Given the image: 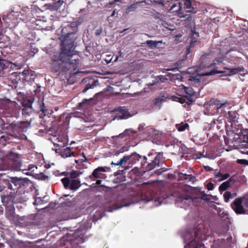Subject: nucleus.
<instances>
[{
    "mask_svg": "<svg viewBox=\"0 0 248 248\" xmlns=\"http://www.w3.org/2000/svg\"><path fill=\"white\" fill-rule=\"evenodd\" d=\"M77 22H74L62 29V36L60 38L62 51L54 53L51 57L50 64L54 72L61 73L73 69V74H78V61L76 59H72L73 56L76 54L74 49L76 46L75 40L77 38Z\"/></svg>",
    "mask_w": 248,
    "mask_h": 248,
    "instance_id": "obj_1",
    "label": "nucleus"
},
{
    "mask_svg": "<svg viewBox=\"0 0 248 248\" xmlns=\"http://www.w3.org/2000/svg\"><path fill=\"white\" fill-rule=\"evenodd\" d=\"M3 181L7 187L13 191L9 195L5 196L3 200L10 201L12 204L25 202V194L31 191L33 188V184L27 178L10 177Z\"/></svg>",
    "mask_w": 248,
    "mask_h": 248,
    "instance_id": "obj_2",
    "label": "nucleus"
},
{
    "mask_svg": "<svg viewBox=\"0 0 248 248\" xmlns=\"http://www.w3.org/2000/svg\"><path fill=\"white\" fill-rule=\"evenodd\" d=\"M210 59L211 55L210 54H206L202 56L201 59L202 62L199 67L201 71V73L199 74L200 75L202 76H210L222 73L221 71L216 70V65L221 63L222 62L221 59L217 58L213 61H211Z\"/></svg>",
    "mask_w": 248,
    "mask_h": 248,
    "instance_id": "obj_3",
    "label": "nucleus"
},
{
    "mask_svg": "<svg viewBox=\"0 0 248 248\" xmlns=\"http://www.w3.org/2000/svg\"><path fill=\"white\" fill-rule=\"evenodd\" d=\"M165 162L164 153L161 152L149 153L147 156H143L141 162L142 168H145L146 171H150L156 167H159Z\"/></svg>",
    "mask_w": 248,
    "mask_h": 248,
    "instance_id": "obj_4",
    "label": "nucleus"
},
{
    "mask_svg": "<svg viewBox=\"0 0 248 248\" xmlns=\"http://www.w3.org/2000/svg\"><path fill=\"white\" fill-rule=\"evenodd\" d=\"M12 130L9 134L13 137L21 140H27V137L24 133L26 132L31 127V122L29 121H20L13 122L10 124Z\"/></svg>",
    "mask_w": 248,
    "mask_h": 248,
    "instance_id": "obj_5",
    "label": "nucleus"
},
{
    "mask_svg": "<svg viewBox=\"0 0 248 248\" xmlns=\"http://www.w3.org/2000/svg\"><path fill=\"white\" fill-rule=\"evenodd\" d=\"M69 177H65L61 180L65 189L72 190L78 189V180L75 179L78 177V171L72 170L69 173Z\"/></svg>",
    "mask_w": 248,
    "mask_h": 248,
    "instance_id": "obj_6",
    "label": "nucleus"
},
{
    "mask_svg": "<svg viewBox=\"0 0 248 248\" xmlns=\"http://www.w3.org/2000/svg\"><path fill=\"white\" fill-rule=\"evenodd\" d=\"M50 130L46 128L44 130H39V132H45L53 135L54 140L53 143L55 146H57L59 147H65L68 142L67 136L63 134L61 135L58 131H55L54 133H50Z\"/></svg>",
    "mask_w": 248,
    "mask_h": 248,
    "instance_id": "obj_7",
    "label": "nucleus"
},
{
    "mask_svg": "<svg viewBox=\"0 0 248 248\" xmlns=\"http://www.w3.org/2000/svg\"><path fill=\"white\" fill-rule=\"evenodd\" d=\"M143 159V157L137 154L136 152L132 153L130 155H126L123 158L120 159L117 163L111 162L110 164L111 165L119 166L122 165L123 163L127 162L129 161L130 163H136L137 161H140V159Z\"/></svg>",
    "mask_w": 248,
    "mask_h": 248,
    "instance_id": "obj_8",
    "label": "nucleus"
},
{
    "mask_svg": "<svg viewBox=\"0 0 248 248\" xmlns=\"http://www.w3.org/2000/svg\"><path fill=\"white\" fill-rule=\"evenodd\" d=\"M98 82L97 80H94L92 78L88 77L84 78L79 83V89L80 90H82V93H85L89 89L93 88L95 87Z\"/></svg>",
    "mask_w": 248,
    "mask_h": 248,
    "instance_id": "obj_9",
    "label": "nucleus"
},
{
    "mask_svg": "<svg viewBox=\"0 0 248 248\" xmlns=\"http://www.w3.org/2000/svg\"><path fill=\"white\" fill-rule=\"evenodd\" d=\"M35 72L30 69H25L22 72L18 73L20 79L28 82L31 81L35 77Z\"/></svg>",
    "mask_w": 248,
    "mask_h": 248,
    "instance_id": "obj_10",
    "label": "nucleus"
},
{
    "mask_svg": "<svg viewBox=\"0 0 248 248\" xmlns=\"http://www.w3.org/2000/svg\"><path fill=\"white\" fill-rule=\"evenodd\" d=\"M209 106H215L217 108V111L222 108H225L228 103L227 100H220L217 98H211L209 102Z\"/></svg>",
    "mask_w": 248,
    "mask_h": 248,
    "instance_id": "obj_11",
    "label": "nucleus"
},
{
    "mask_svg": "<svg viewBox=\"0 0 248 248\" xmlns=\"http://www.w3.org/2000/svg\"><path fill=\"white\" fill-rule=\"evenodd\" d=\"M242 201L240 198H236L231 204V206L237 214L245 213V211L242 205Z\"/></svg>",
    "mask_w": 248,
    "mask_h": 248,
    "instance_id": "obj_12",
    "label": "nucleus"
},
{
    "mask_svg": "<svg viewBox=\"0 0 248 248\" xmlns=\"http://www.w3.org/2000/svg\"><path fill=\"white\" fill-rule=\"evenodd\" d=\"M11 169L14 171H22L23 172L26 170L25 166L22 164L21 161L19 159L11 160L9 163Z\"/></svg>",
    "mask_w": 248,
    "mask_h": 248,
    "instance_id": "obj_13",
    "label": "nucleus"
},
{
    "mask_svg": "<svg viewBox=\"0 0 248 248\" xmlns=\"http://www.w3.org/2000/svg\"><path fill=\"white\" fill-rule=\"evenodd\" d=\"M201 227H200L196 231L194 232V238H192L191 240L190 241V245H191L193 241L196 243V241H202L203 239L202 237L206 235V231L205 229H203L202 230H200V229Z\"/></svg>",
    "mask_w": 248,
    "mask_h": 248,
    "instance_id": "obj_14",
    "label": "nucleus"
},
{
    "mask_svg": "<svg viewBox=\"0 0 248 248\" xmlns=\"http://www.w3.org/2000/svg\"><path fill=\"white\" fill-rule=\"evenodd\" d=\"M116 111L118 113L116 114L115 118L118 120L127 119L130 116V114L127 109L123 107L118 108Z\"/></svg>",
    "mask_w": 248,
    "mask_h": 248,
    "instance_id": "obj_15",
    "label": "nucleus"
},
{
    "mask_svg": "<svg viewBox=\"0 0 248 248\" xmlns=\"http://www.w3.org/2000/svg\"><path fill=\"white\" fill-rule=\"evenodd\" d=\"M106 170L105 168L103 167H98L97 168L95 169L92 173V177L94 178H102L103 176L104 175V174L103 172H105Z\"/></svg>",
    "mask_w": 248,
    "mask_h": 248,
    "instance_id": "obj_16",
    "label": "nucleus"
},
{
    "mask_svg": "<svg viewBox=\"0 0 248 248\" xmlns=\"http://www.w3.org/2000/svg\"><path fill=\"white\" fill-rule=\"evenodd\" d=\"M77 154L72 151L70 147H66L61 151V155L63 157H67L69 156H76Z\"/></svg>",
    "mask_w": 248,
    "mask_h": 248,
    "instance_id": "obj_17",
    "label": "nucleus"
},
{
    "mask_svg": "<svg viewBox=\"0 0 248 248\" xmlns=\"http://www.w3.org/2000/svg\"><path fill=\"white\" fill-rule=\"evenodd\" d=\"M184 5L185 8L191 9V10H189V12L195 14L198 11V9L193 7V3L190 0H185Z\"/></svg>",
    "mask_w": 248,
    "mask_h": 248,
    "instance_id": "obj_18",
    "label": "nucleus"
},
{
    "mask_svg": "<svg viewBox=\"0 0 248 248\" xmlns=\"http://www.w3.org/2000/svg\"><path fill=\"white\" fill-rule=\"evenodd\" d=\"M33 101L34 100L32 99H24L22 102L23 108H27V109L32 110V105Z\"/></svg>",
    "mask_w": 248,
    "mask_h": 248,
    "instance_id": "obj_19",
    "label": "nucleus"
},
{
    "mask_svg": "<svg viewBox=\"0 0 248 248\" xmlns=\"http://www.w3.org/2000/svg\"><path fill=\"white\" fill-rule=\"evenodd\" d=\"M63 1L61 0H57L55 2H53L49 4V8L52 10H57L62 4Z\"/></svg>",
    "mask_w": 248,
    "mask_h": 248,
    "instance_id": "obj_20",
    "label": "nucleus"
},
{
    "mask_svg": "<svg viewBox=\"0 0 248 248\" xmlns=\"http://www.w3.org/2000/svg\"><path fill=\"white\" fill-rule=\"evenodd\" d=\"M2 52L0 50V69H3L8 68L10 63L8 61L2 59Z\"/></svg>",
    "mask_w": 248,
    "mask_h": 248,
    "instance_id": "obj_21",
    "label": "nucleus"
},
{
    "mask_svg": "<svg viewBox=\"0 0 248 248\" xmlns=\"http://www.w3.org/2000/svg\"><path fill=\"white\" fill-rule=\"evenodd\" d=\"M166 100L165 96H161L160 97H156L155 98L154 100V105L160 108H161L162 103L164 102Z\"/></svg>",
    "mask_w": 248,
    "mask_h": 248,
    "instance_id": "obj_22",
    "label": "nucleus"
},
{
    "mask_svg": "<svg viewBox=\"0 0 248 248\" xmlns=\"http://www.w3.org/2000/svg\"><path fill=\"white\" fill-rule=\"evenodd\" d=\"M143 2L146 3V0L142 1L137 2L135 3L131 4L126 9V12L127 13H128L131 12L135 11L137 8L138 5L139 4L142 3Z\"/></svg>",
    "mask_w": 248,
    "mask_h": 248,
    "instance_id": "obj_23",
    "label": "nucleus"
},
{
    "mask_svg": "<svg viewBox=\"0 0 248 248\" xmlns=\"http://www.w3.org/2000/svg\"><path fill=\"white\" fill-rule=\"evenodd\" d=\"M162 41H153V40H147L146 42V44L148 46L151 48H159L158 45L161 44Z\"/></svg>",
    "mask_w": 248,
    "mask_h": 248,
    "instance_id": "obj_24",
    "label": "nucleus"
},
{
    "mask_svg": "<svg viewBox=\"0 0 248 248\" xmlns=\"http://www.w3.org/2000/svg\"><path fill=\"white\" fill-rule=\"evenodd\" d=\"M240 146L241 148V152L243 154L248 155V137L247 140H244Z\"/></svg>",
    "mask_w": 248,
    "mask_h": 248,
    "instance_id": "obj_25",
    "label": "nucleus"
},
{
    "mask_svg": "<svg viewBox=\"0 0 248 248\" xmlns=\"http://www.w3.org/2000/svg\"><path fill=\"white\" fill-rule=\"evenodd\" d=\"M93 97H91L88 99H84L81 102L78 103V109L83 107L85 105L89 106L92 105V102L93 101Z\"/></svg>",
    "mask_w": 248,
    "mask_h": 248,
    "instance_id": "obj_26",
    "label": "nucleus"
},
{
    "mask_svg": "<svg viewBox=\"0 0 248 248\" xmlns=\"http://www.w3.org/2000/svg\"><path fill=\"white\" fill-rule=\"evenodd\" d=\"M180 178L182 180H188L189 181L193 183L196 181V177L192 175L181 173Z\"/></svg>",
    "mask_w": 248,
    "mask_h": 248,
    "instance_id": "obj_27",
    "label": "nucleus"
},
{
    "mask_svg": "<svg viewBox=\"0 0 248 248\" xmlns=\"http://www.w3.org/2000/svg\"><path fill=\"white\" fill-rule=\"evenodd\" d=\"M189 126L187 123H182L180 124H176V128L179 131H183Z\"/></svg>",
    "mask_w": 248,
    "mask_h": 248,
    "instance_id": "obj_28",
    "label": "nucleus"
},
{
    "mask_svg": "<svg viewBox=\"0 0 248 248\" xmlns=\"http://www.w3.org/2000/svg\"><path fill=\"white\" fill-rule=\"evenodd\" d=\"M228 70H229L231 74L232 75L238 73L240 72L244 71V68H243V67H238L236 68H229L228 69Z\"/></svg>",
    "mask_w": 248,
    "mask_h": 248,
    "instance_id": "obj_29",
    "label": "nucleus"
},
{
    "mask_svg": "<svg viewBox=\"0 0 248 248\" xmlns=\"http://www.w3.org/2000/svg\"><path fill=\"white\" fill-rule=\"evenodd\" d=\"M40 110L42 112L41 115L46 116L49 113L48 110L46 108V107L45 106L44 103L42 101V104L40 106Z\"/></svg>",
    "mask_w": 248,
    "mask_h": 248,
    "instance_id": "obj_30",
    "label": "nucleus"
},
{
    "mask_svg": "<svg viewBox=\"0 0 248 248\" xmlns=\"http://www.w3.org/2000/svg\"><path fill=\"white\" fill-rule=\"evenodd\" d=\"M182 4L180 2H179L178 4H173L170 8V10L173 11L174 12H180L182 10Z\"/></svg>",
    "mask_w": 248,
    "mask_h": 248,
    "instance_id": "obj_31",
    "label": "nucleus"
},
{
    "mask_svg": "<svg viewBox=\"0 0 248 248\" xmlns=\"http://www.w3.org/2000/svg\"><path fill=\"white\" fill-rule=\"evenodd\" d=\"M230 186L229 182H224L219 186V190L220 192L225 191Z\"/></svg>",
    "mask_w": 248,
    "mask_h": 248,
    "instance_id": "obj_32",
    "label": "nucleus"
},
{
    "mask_svg": "<svg viewBox=\"0 0 248 248\" xmlns=\"http://www.w3.org/2000/svg\"><path fill=\"white\" fill-rule=\"evenodd\" d=\"M124 205H118L117 203L114 204L112 206H110L108 207V209H107V211L108 212H112L114 210L120 209L123 207Z\"/></svg>",
    "mask_w": 248,
    "mask_h": 248,
    "instance_id": "obj_33",
    "label": "nucleus"
},
{
    "mask_svg": "<svg viewBox=\"0 0 248 248\" xmlns=\"http://www.w3.org/2000/svg\"><path fill=\"white\" fill-rule=\"evenodd\" d=\"M15 209L14 207H10L8 210V209H6V216L7 217H13L14 216L15 213Z\"/></svg>",
    "mask_w": 248,
    "mask_h": 248,
    "instance_id": "obj_34",
    "label": "nucleus"
},
{
    "mask_svg": "<svg viewBox=\"0 0 248 248\" xmlns=\"http://www.w3.org/2000/svg\"><path fill=\"white\" fill-rule=\"evenodd\" d=\"M128 149H127V148L126 147H123L122 148H121V149H120L119 150L116 151L114 155H116V156H118L121 153H123L125 151H127Z\"/></svg>",
    "mask_w": 248,
    "mask_h": 248,
    "instance_id": "obj_35",
    "label": "nucleus"
},
{
    "mask_svg": "<svg viewBox=\"0 0 248 248\" xmlns=\"http://www.w3.org/2000/svg\"><path fill=\"white\" fill-rule=\"evenodd\" d=\"M216 124V120L215 119H213L210 123L207 124L208 125L207 126H206V129L208 130H210L213 127L215 126V125Z\"/></svg>",
    "mask_w": 248,
    "mask_h": 248,
    "instance_id": "obj_36",
    "label": "nucleus"
},
{
    "mask_svg": "<svg viewBox=\"0 0 248 248\" xmlns=\"http://www.w3.org/2000/svg\"><path fill=\"white\" fill-rule=\"evenodd\" d=\"M232 197V194L230 192L227 191L225 192L224 194V201L225 202H228L229 200V199Z\"/></svg>",
    "mask_w": 248,
    "mask_h": 248,
    "instance_id": "obj_37",
    "label": "nucleus"
},
{
    "mask_svg": "<svg viewBox=\"0 0 248 248\" xmlns=\"http://www.w3.org/2000/svg\"><path fill=\"white\" fill-rule=\"evenodd\" d=\"M228 115L231 120L233 121L236 117V113L234 111H229Z\"/></svg>",
    "mask_w": 248,
    "mask_h": 248,
    "instance_id": "obj_38",
    "label": "nucleus"
},
{
    "mask_svg": "<svg viewBox=\"0 0 248 248\" xmlns=\"http://www.w3.org/2000/svg\"><path fill=\"white\" fill-rule=\"evenodd\" d=\"M77 196H76L75 197V198H73V200H70L68 202L69 205L70 206H75L76 204V203H77Z\"/></svg>",
    "mask_w": 248,
    "mask_h": 248,
    "instance_id": "obj_39",
    "label": "nucleus"
},
{
    "mask_svg": "<svg viewBox=\"0 0 248 248\" xmlns=\"http://www.w3.org/2000/svg\"><path fill=\"white\" fill-rule=\"evenodd\" d=\"M185 91L189 95H192L193 94V89L191 87H185Z\"/></svg>",
    "mask_w": 248,
    "mask_h": 248,
    "instance_id": "obj_40",
    "label": "nucleus"
},
{
    "mask_svg": "<svg viewBox=\"0 0 248 248\" xmlns=\"http://www.w3.org/2000/svg\"><path fill=\"white\" fill-rule=\"evenodd\" d=\"M32 111V110H30V109H27V108H22V114L23 115L29 116Z\"/></svg>",
    "mask_w": 248,
    "mask_h": 248,
    "instance_id": "obj_41",
    "label": "nucleus"
},
{
    "mask_svg": "<svg viewBox=\"0 0 248 248\" xmlns=\"http://www.w3.org/2000/svg\"><path fill=\"white\" fill-rule=\"evenodd\" d=\"M237 163L244 165H248V160L246 159H237Z\"/></svg>",
    "mask_w": 248,
    "mask_h": 248,
    "instance_id": "obj_42",
    "label": "nucleus"
},
{
    "mask_svg": "<svg viewBox=\"0 0 248 248\" xmlns=\"http://www.w3.org/2000/svg\"><path fill=\"white\" fill-rule=\"evenodd\" d=\"M79 156L82 157V158H80L78 159V161L80 160V162L82 163V162H84L85 160H87V158L83 153H82V154H81L80 155H78V157H79ZM79 162V161H78V162Z\"/></svg>",
    "mask_w": 248,
    "mask_h": 248,
    "instance_id": "obj_43",
    "label": "nucleus"
},
{
    "mask_svg": "<svg viewBox=\"0 0 248 248\" xmlns=\"http://www.w3.org/2000/svg\"><path fill=\"white\" fill-rule=\"evenodd\" d=\"M157 82H163L166 79V78L163 76H160L157 77L156 78Z\"/></svg>",
    "mask_w": 248,
    "mask_h": 248,
    "instance_id": "obj_44",
    "label": "nucleus"
},
{
    "mask_svg": "<svg viewBox=\"0 0 248 248\" xmlns=\"http://www.w3.org/2000/svg\"><path fill=\"white\" fill-rule=\"evenodd\" d=\"M34 169H37V167L33 165H30L28 169H26V170H31V172H34Z\"/></svg>",
    "mask_w": 248,
    "mask_h": 248,
    "instance_id": "obj_45",
    "label": "nucleus"
},
{
    "mask_svg": "<svg viewBox=\"0 0 248 248\" xmlns=\"http://www.w3.org/2000/svg\"><path fill=\"white\" fill-rule=\"evenodd\" d=\"M230 177V174L229 173H225L224 174H222V175L221 176V178L220 179V181H223L228 179Z\"/></svg>",
    "mask_w": 248,
    "mask_h": 248,
    "instance_id": "obj_46",
    "label": "nucleus"
},
{
    "mask_svg": "<svg viewBox=\"0 0 248 248\" xmlns=\"http://www.w3.org/2000/svg\"><path fill=\"white\" fill-rule=\"evenodd\" d=\"M206 187L208 190H212L214 189V185L211 182H210L207 184Z\"/></svg>",
    "mask_w": 248,
    "mask_h": 248,
    "instance_id": "obj_47",
    "label": "nucleus"
},
{
    "mask_svg": "<svg viewBox=\"0 0 248 248\" xmlns=\"http://www.w3.org/2000/svg\"><path fill=\"white\" fill-rule=\"evenodd\" d=\"M188 246H189L188 245L185 246V248H188ZM202 246H203V244L198 242L196 244L195 246L193 248H199Z\"/></svg>",
    "mask_w": 248,
    "mask_h": 248,
    "instance_id": "obj_48",
    "label": "nucleus"
},
{
    "mask_svg": "<svg viewBox=\"0 0 248 248\" xmlns=\"http://www.w3.org/2000/svg\"><path fill=\"white\" fill-rule=\"evenodd\" d=\"M214 175L215 176V177L219 178L222 175V173H221L219 171H218V170H217L215 171Z\"/></svg>",
    "mask_w": 248,
    "mask_h": 248,
    "instance_id": "obj_49",
    "label": "nucleus"
},
{
    "mask_svg": "<svg viewBox=\"0 0 248 248\" xmlns=\"http://www.w3.org/2000/svg\"><path fill=\"white\" fill-rule=\"evenodd\" d=\"M235 179L233 176H232L229 180H228L226 182H229V184L231 186V185H232L235 182Z\"/></svg>",
    "mask_w": 248,
    "mask_h": 248,
    "instance_id": "obj_50",
    "label": "nucleus"
},
{
    "mask_svg": "<svg viewBox=\"0 0 248 248\" xmlns=\"http://www.w3.org/2000/svg\"><path fill=\"white\" fill-rule=\"evenodd\" d=\"M102 32V29L101 28H100L95 30V34L96 36H99L101 34Z\"/></svg>",
    "mask_w": 248,
    "mask_h": 248,
    "instance_id": "obj_51",
    "label": "nucleus"
},
{
    "mask_svg": "<svg viewBox=\"0 0 248 248\" xmlns=\"http://www.w3.org/2000/svg\"><path fill=\"white\" fill-rule=\"evenodd\" d=\"M204 169H205V170L207 171H211L213 170V169L208 166H205Z\"/></svg>",
    "mask_w": 248,
    "mask_h": 248,
    "instance_id": "obj_52",
    "label": "nucleus"
},
{
    "mask_svg": "<svg viewBox=\"0 0 248 248\" xmlns=\"http://www.w3.org/2000/svg\"><path fill=\"white\" fill-rule=\"evenodd\" d=\"M155 173L158 175H160L162 173V172L161 171V170H160L159 169V170L155 171Z\"/></svg>",
    "mask_w": 248,
    "mask_h": 248,
    "instance_id": "obj_53",
    "label": "nucleus"
},
{
    "mask_svg": "<svg viewBox=\"0 0 248 248\" xmlns=\"http://www.w3.org/2000/svg\"><path fill=\"white\" fill-rule=\"evenodd\" d=\"M192 3H193V7L195 8H196L197 9H198L196 6H197V5H199V3L196 2L195 1H193L192 2Z\"/></svg>",
    "mask_w": 248,
    "mask_h": 248,
    "instance_id": "obj_54",
    "label": "nucleus"
},
{
    "mask_svg": "<svg viewBox=\"0 0 248 248\" xmlns=\"http://www.w3.org/2000/svg\"><path fill=\"white\" fill-rule=\"evenodd\" d=\"M245 206L248 208V198L246 199V201L244 203Z\"/></svg>",
    "mask_w": 248,
    "mask_h": 248,
    "instance_id": "obj_55",
    "label": "nucleus"
},
{
    "mask_svg": "<svg viewBox=\"0 0 248 248\" xmlns=\"http://www.w3.org/2000/svg\"><path fill=\"white\" fill-rule=\"evenodd\" d=\"M69 172L64 171V172H63L62 173V175L67 176L69 175Z\"/></svg>",
    "mask_w": 248,
    "mask_h": 248,
    "instance_id": "obj_56",
    "label": "nucleus"
},
{
    "mask_svg": "<svg viewBox=\"0 0 248 248\" xmlns=\"http://www.w3.org/2000/svg\"><path fill=\"white\" fill-rule=\"evenodd\" d=\"M121 0H114L113 1H112L111 2H110L109 3V4L110 5H113L114 4L115 2H118V1H120Z\"/></svg>",
    "mask_w": 248,
    "mask_h": 248,
    "instance_id": "obj_57",
    "label": "nucleus"
},
{
    "mask_svg": "<svg viewBox=\"0 0 248 248\" xmlns=\"http://www.w3.org/2000/svg\"><path fill=\"white\" fill-rule=\"evenodd\" d=\"M125 135H126V132H124L123 133L120 134L119 135V137H120V138H123Z\"/></svg>",
    "mask_w": 248,
    "mask_h": 248,
    "instance_id": "obj_58",
    "label": "nucleus"
},
{
    "mask_svg": "<svg viewBox=\"0 0 248 248\" xmlns=\"http://www.w3.org/2000/svg\"><path fill=\"white\" fill-rule=\"evenodd\" d=\"M138 128L139 130L143 129H144V125L143 124H140Z\"/></svg>",
    "mask_w": 248,
    "mask_h": 248,
    "instance_id": "obj_59",
    "label": "nucleus"
},
{
    "mask_svg": "<svg viewBox=\"0 0 248 248\" xmlns=\"http://www.w3.org/2000/svg\"><path fill=\"white\" fill-rule=\"evenodd\" d=\"M160 170H161V171L163 172L164 171H167L168 170V169L166 168H160Z\"/></svg>",
    "mask_w": 248,
    "mask_h": 248,
    "instance_id": "obj_60",
    "label": "nucleus"
},
{
    "mask_svg": "<svg viewBox=\"0 0 248 248\" xmlns=\"http://www.w3.org/2000/svg\"><path fill=\"white\" fill-rule=\"evenodd\" d=\"M8 17L7 16H4L2 18V20H3V21H5V22H7V20L8 19Z\"/></svg>",
    "mask_w": 248,
    "mask_h": 248,
    "instance_id": "obj_61",
    "label": "nucleus"
},
{
    "mask_svg": "<svg viewBox=\"0 0 248 248\" xmlns=\"http://www.w3.org/2000/svg\"><path fill=\"white\" fill-rule=\"evenodd\" d=\"M101 182H102L101 180H98L96 181V184L97 185H99L101 184Z\"/></svg>",
    "mask_w": 248,
    "mask_h": 248,
    "instance_id": "obj_62",
    "label": "nucleus"
},
{
    "mask_svg": "<svg viewBox=\"0 0 248 248\" xmlns=\"http://www.w3.org/2000/svg\"><path fill=\"white\" fill-rule=\"evenodd\" d=\"M3 213V208L2 207L0 206V215L2 214Z\"/></svg>",
    "mask_w": 248,
    "mask_h": 248,
    "instance_id": "obj_63",
    "label": "nucleus"
},
{
    "mask_svg": "<svg viewBox=\"0 0 248 248\" xmlns=\"http://www.w3.org/2000/svg\"><path fill=\"white\" fill-rule=\"evenodd\" d=\"M157 201L159 202V203L160 204L162 202V200L161 198H158Z\"/></svg>",
    "mask_w": 248,
    "mask_h": 248,
    "instance_id": "obj_64",
    "label": "nucleus"
}]
</instances>
